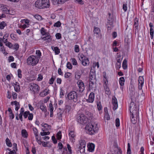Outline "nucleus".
<instances>
[{
	"instance_id": "nucleus-1",
	"label": "nucleus",
	"mask_w": 154,
	"mask_h": 154,
	"mask_svg": "<svg viewBox=\"0 0 154 154\" xmlns=\"http://www.w3.org/2000/svg\"><path fill=\"white\" fill-rule=\"evenodd\" d=\"M99 128V125L97 122H91L86 125L85 131L89 135H94L98 132Z\"/></svg>"
},
{
	"instance_id": "nucleus-2",
	"label": "nucleus",
	"mask_w": 154,
	"mask_h": 154,
	"mask_svg": "<svg viewBox=\"0 0 154 154\" xmlns=\"http://www.w3.org/2000/svg\"><path fill=\"white\" fill-rule=\"evenodd\" d=\"M138 88L140 90L138 91V92H136V93L137 94H138L137 96L138 97H139L140 95V97L143 98L144 96V94L143 92V91L142 90L144 82V79L143 76H140L138 78Z\"/></svg>"
},
{
	"instance_id": "nucleus-3",
	"label": "nucleus",
	"mask_w": 154,
	"mask_h": 154,
	"mask_svg": "<svg viewBox=\"0 0 154 154\" xmlns=\"http://www.w3.org/2000/svg\"><path fill=\"white\" fill-rule=\"evenodd\" d=\"M66 98L69 100L74 103L77 102L79 100L78 94L75 91L69 92L67 94Z\"/></svg>"
},
{
	"instance_id": "nucleus-4",
	"label": "nucleus",
	"mask_w": 154,
	"mask_h": 154,
	"mask_svg": "<svg viewBox=\"0 0 154 154\" xmlns=\"http://www.w3.org/2000/svg\"><path fill=\"white\" fill-rule=\"evenodd\" d=\"M95 75V72L91 71L90 72L89 87L90 89H92L96 86Z\"/></svg>"
},
{
	"instance_id": "nucleus-5",
	"label": "nucleus",
	"mask_w": 154,
	"mask_h": 154,
	"mask_svg": "<svg viewBox=\"0 0 154 154\" xmlns=\"http://www.w3.org/2000/svg\"><path fill=\"white\" fill-rule=\"evenodd\" d=\"M86 142L84 140H81L79 141V144L77 148L78 153L79 152L81 154L85 153V151Z\"/></svg>"
},
{
	"instance_id": "nucleus-6",
	"label": "nucleus",
	"mask_w": 154,
	"mask_h": 154,
	"mask_svg": "<svg viewBox=\"0 0 154 154\" xmlns=\"http://www.w3.org/2000/svg\"><path fill=\"white\" fill-rule=\"evenodd\" d=\"M38 58L34 55L30 56L27 59V64L32 66L36 65L38 63Z\"/></svg>"
},
{
	"instance_id": "nucleus-7",
	"label": "nucleus",
	"mask_w": 154,
	"mask_h": 154,
	"mask_svg": "<svg viewBox=\"0 0 154 154\" xmlns=\"http://www.w3.org/2000/svg\"><path fill=\"white\" fill-rule=\"evenodd\" d=\"M78 57L80 61H81L82 64L84 66H87L89 65L90 61L88 57H86L82 53H79Z\"/></svg>"
},
{
	"instance_id": "nucleus-8",
	"label": "nucleus",
	"mask_w": 154,
	"mask_h": 154,
	"mask_svg": "<svg viewBox=\"0 0 154 154\" xmlns=\"http://www.w3.org/2000/svg\"><path fill=\"white\" fill-rule=\"evenodd\" d=\"M77 122L81 124L86 123L87 121V118L83 113H78L77 115Z\"/></svg>"
},
{
	"instance_id": "nucleus-9",
	"label": "nucleus",
	"mask_w": 154,
	"mask_h": 154,
	"mask_svg": "<svg viewBox=\"0 0 154 154\" xmlns=\"http://www.w3.org/2000/svg\"><path fill=\"white\" fill-rule=\"evenodd\" d=\"M29 88L34 95L38 94L40 90L39 86L37 84L35 83L31 84Z\"/></svg>"
},
{
	"instance_id": "nucleus-10",
	"label": "nucleus",
	"mask_w": 154,
	"mask_h": 154,
	"mask_svg": "<svg viewBox=\"0 0 154 154\" xmlns=\"http://www.w3.org/2000/svg\"><path fill=\"white\" fill-rule=\"evenodd\" d=\"M109 17L108 18V22L106 24V27L108 28V29H110L113 27V19L112 17L113 16L111 14H108Z\"/></svg>"
},
{
	"instance_id": "nucleus-11",
	"label": "nucleus",
	"mask_w": 154,
	"mask_h": 154,
	"mask_svg": "<svg viewBox=\"0 0 154 154\" xmlns=\"http://www.w3.org/2000/svg\"><path fill=\"white\" fill-rule=\"evenodd\" d=\"M30 22V21L27 19H22L20 20V22L23 25L20 26L19 27L23 29L29 27Z\"/></svg>"
},
{
	"instance_id": "nucleus-12",
	"label": "nucleus",
	"mask_w": 154,
	"mask_h": 154,
	"mask_svg": "<svg viewBox=\"0 0 154 154\" xmlns=\"http://www.w3.org/2000/svg\"><path fill=\"white\" fill-rule=\"evenodd\" d=\"M94 36L97 38H100L101 36L100 30L99 28L94 27L93 30Z\"/></svg>"
},
{
	"instance_id": "nucleus-13",
	"label": "nucleus",
	"mask_w": 154,
	"mask_h": 154,
	"mask_svg": "<svg viewBox=\"0 0 154 154\" xmlns=\"http://www.w3.org/2000/svg\"><path fill=\"white\" fill-rule=\"evenodd\" d=\"M77 84L79 88L80 92L83 91L85 89V86L84 83L81 80H79L77 82Z\"/></svg>"
},
{
	"instance_id": "nucleus-14",
	"label": "nucleus",
	"mask_w": 154,
	"mask_h": 154,
	"mask_svg": "<svg viewBox=\"0 0 154 154\" xmlns=\"http://www.w3.org/2000/svg\"><path fill=\"white\" fill-rule=\"evenodd\" d=\"M87 150L88 151L90 152H93L94 151L95 146L92 143H89L87 144Z\"/></svg>"
},
{
	"instance_id": "nucleus-15",
	"label": "nucleus",
	"mask_w": 154,
	"mask_h": 154,
	"mask_svg": "<svg viewBox=\"0 0 154 154\" xmlns=\"http://www.w3.org/2000/svg\"><path fill=\"white\" fill-rule=\"evenodd\" d=\"M12 85L14 87L15 91L18 92L20 90V86L19 83L17 82H15L11 83Z\"/></svg>"
},
{
	"instance_id": "nucleus-16",
	"label": "nucleus",
	"mask_w": 154,
	"mask_h": 154,
	"mask_svg": "<svg viewBox=\"0 0 154 154\" xmlns=\"http://www.w3.org/2000/svg\"><path fill=\"white\" fill-rule=\"evenodd\" d=\"M95 97L94 94L93 92H91L89 95L88 99L86 101L88 103H92L93 102Z\"/></svg>"
},
{
	"instance_id": "nucleus-17",
	"label": "nucleus",
	"mask_w": 154,
	"mask_h": 154,
	"mask_svg": "<svg viewBox=\"0 0 154 154\" xmlns=\"http://www.w3.org/2000/svg\"><path fill=\"white\" fill-rule=\"evenodd\" d=\"M0 9L4 12L8 13L9 11V9L8 8V6L6 5L2 4H0Z\"/></svg>"
},
{
	"instance_id": "nucleus-18",
	"label": "nucleus",
	"mask_w": 154,
	"mask_h": 154,
	"mask_svg": "<svg viewBox=\"0 0 154 154\" xmlns=\"http://www.w3.org/2000/svg\"><path fill=\"white\" fill-rule=\"evenodd\" d=\"M112 102L113 105V109L115 110L118 108V104L117 99L115 96L113 97Z\"/></svg>"
},
{
	"instance_id": "nucleus-19",
	"label": "nucleus",
	"mask_w": 154,
	"mask_h": 154,
	"mask_svg": "<svg viewBox=\"0 0 154 154\" xmlns=\"http://www.w3.org/2000/svg\"><path fill=\"white\" fill-rule=\"evenodd\" d=\"M69 137L70 140L72 142H74L75 141V137L76 136V134L74 131H71L69 133Z\"/></svg>"
},
{
	"instance_id": "nucleus-20",
	"label": "nucleus",
	"mask_w": 154,
	"mask_h": 154,
	"mask_svg": "<svg viewBox=\"0 0 154 154\" xmlns=\"http://www.w3.org/2000/svg\"><path fill=\"white\" fill-rule=\"evenodd\" d=\"M43 8H47L50 6L49 0H41Z\"/></svg>"
},
{
	"instance_id": "nucleus-21",
	"label": "nucleus",
	"mask_w": 154,
	"mask_h": 154,
	"mask_svg": "<svg viewBox=\"0 0 154 154\" xmlns=\"http://www.w3.org/2000/svg\"><path fill=\"white\" fill-rule=\"evenodd\" d=\"M42 38L44 40H47L50 42L51 41V36L49 33H46L45 35H42Z\"/></svg>"
},
{
	"instance_id": "nucleus-22",
	"label": "nucleus",
	"mask_w": 154,
	"mask_h": 154,
	"mask_svg": "<svg viewBox=\"0 0 154 154\" xmlns=\"http://www.w3.org/2000/svg\"><path fill=\"white\" fill-rule=\"evenodd\" d=\"M67 1V0H52V3L54 5L62 4Z\"/></svg>"
},
{
	"instance_id": "nucleus-23",
	"label": "nucleus",
	"mask_w": 154,
	"mask_h": 154,
	"mask_svg": "<svg viewBox=\"0 0 154 154\" xmlns=\"http://www.w3.org/2000/svg\"><path fill=\"white\" fill-rule=\"evenodd\" d=\"M11 104L13 106L15 105V110L16 111H18L20 108V105L19 103L17 101H12L11 102Z\"/></svg>"
},
{
	"instance_id": "nucleus-24",
	"label": "nucleus",
	"mask_w": 154,
	"mask_h": 154,
	"mask_svg": "<svg viewBox=\"0 0 154 154\" xmlns=\"http://www.w3.org/2000/svg\"><path fill=\"white\" fill-rule=\"evenodd\" d=\"M41 2V0H37L35 2L34 4L35 7L39 9L43 8Z\"/></svg>"
},
{
	"instance_id": "nucleus-25",
	"label": "nucleus",
	"mask_w": 154,
	"mask_h": 154,
	"mask_svg": "<svg viewBox=\"0 0 154 154\" xmlns=\"http://www.w3.org/2000/svg\"><path fill=\"white\" fill-rule=\"evenodd\" d=\"M41 125L43 131L48 130L50 128V126L46 123H42L41 124Z\"/></svg>"
},
{
	"instance_id": "nucleus-26",
	"label": "nucleus",
	"mask_w": 154,
	"mask_h": 154,
	"mask_svg": "<svg viewBox=\"0 0 154 154\" xmlns=\"http://www.w3.org/2000/svg\"><path fill=\"white\" fill-rule=\"evenodd\" d=\"M137 110L136 106L134 102H131L129 106L130 112H132V111Z\"/></svg>"
},
{
	"instance_id": "nucleus-27",
	"label": "nucleus",
	"mask_w": 154,
	"mask_h": 154,
	"mask_svg": "<svg viewBox=\"0 0 154 154\" xmlns=\"http://www.w3.org/2000/svg\"><path fill=\"white\" fill-rule=\"evenodd\" d=\"M8 115L10 119H13L14 118V114L13 113L11 109L9 108L8 109Z\"/></svg>"
},
{
	"instance_id": "nucleus-28",
	"label": "nucleus",
	"mask_w": 154,
	"mask_h": 154,
	"mask_svg": "<svg viewBox=\"0 0 154 154\" xmlns=\"http://www.w3.org/2000/svg\"><path fill=\"white\" fill-rule=\"evenodd\" d=\"M33 16L34 17V18L37 20L41 21L44 19V18H43L39 14H33Z\"/></svg>"
},
{
	"instance_id": "nucleus-29",
	"label": "nucleus",
	"mask_w": 154,
	"mask_h": 154,
	"mask_svg": "<svg viewBox=\"0 0 154 154\" xmlns=\"http://www.w3.org/2000/svg\"><path fill=\"white\" fill-rule=\"evenodd\" d=\"M3 41L5 43V45L9 48H12L13 47V45L10 42H7V39H5L4 38V36L3 37Z\"/></svg>"
},
{
	"instance_id": "nucleus-30",
	"label": "nucleus",
	"mask_w": 154,
	"mask_h": 154,
	"mask_svg": "<svg viewBox=\"0 0 154 154\" xmlns=\"http://www.w3.org/2000/svg\"><path fill=\"white\" fill-rule=\"evenodd\" d=\"M21 135L22 136L25 138H27L28 134L27 131L25 129H23L21 131Z\"/></svg>"
},
{
	"instance_id": "nucleus-31",
	"label": "nucleus",
	"mask_w": 154,
	"mask_h": 154,
	"mask_svg": "<svg viewBox=\"0 0 154 154\" xmlns=\"http://www.w3.org/2000/svg\"><path fill=\"white\" fill-rule=\"evenodd\" d=\"M51 48L54 51L55 54H59L60 52V49L57 47L51 46Z\"/></svg>"
},
{
	"instance_id": "nucleus-32",
	"label": "nucleus",
	"mask_w": 154,
	"mask_h": 154,
	"mask_svg": "<svg viewBox=\"0 0 154 154\" xmlns=\"http://www.w3.org/2000/svg\"><path fill=\"white\" fill-rule=\"evenodd\" d=\"M81 76V74L79 71H76L75 73V78L77 80L79 79Z\"/></svg>"
},
{
	"instance_id": "nucleus-33",
	"label": "nucleus",
	"mask_w": 154,
	"mask_h": 154,
	"mask_svg": "<svg viewBox=\"0 0 154 154\" xmlns=\"http://www.w3.org/2000/svg\"><path fill=\"white\" fill-rule=\"evenodd\" d=\"M137 110H134L132 111V112H130V115L131 119L135 117V116H136Z\"/></svg>"
},
{
	"instance_id": "nucleus-34",
	"label": "nucleus",
	"mask_w": 154,
	"mask_h": 154,
	"mask_svg": "<svg viewBox=\"0 0 154 154\" xmlns=\"http://www.w3.org/2000/svg\"><path fill=\"white\" fill-rule=\"evenodd\" d=\"M125 80L124 77H121L119 79V83L120 85L122 86L124 85Z\"/></svg>"
},
{
	"instance_id": "nucleus-35",
	"label": "nucleus",
	"mask_w": 154,
	"mask_h": 154,
	"mask_svg": "<svg viewBox=\"0 0 154 154\" xmlns=\"http://www.w3.org/2000/svg\"><path fill=\"white\" fill-rule=\"evenodd\" d=\"M41 33L42 35H45V34L48 33V32H47V30L44 28H42L40 30Z\"/></svg>"
},
{
	"instance_id": "nucleus-36",
	"label": "nucleus",
	"mask_w": 154,
	"mask_h": 154,
	"mask_svg": "<svg viewBox=\"0 0 154 154\" xmlns=\"http://www.w3.org/2000/svg\"><path fill=\"white\" fill-rule=\"evenodd\" d=\"M41 109L43 112H45L46 111V107L45 106L44 103H42L41 104L40 106Z\"/></svg>"
},
{
	"instance_id": "nucleus-37",
	"label": "nucleus",
	"mask_w": 154,
	"mask_h": 154,
	"mask_svg": "<svg viewBox=\"0 0 154 154\" xmlns=\"http://www.w3.org/2000/svg\"><path fill=\"white\" fill-rule=\"evenodd\" d=\"M36 140L38 143L40 145H41L42 141H41V137H40L38 135L35 136Z\"/></svg>"
},
{
	"instance_id": "nucleus-38",
	"label": "nucleus",
	"mask_w": 154,
	"mask_h": 154,
	"mask_svg": "<svg viewBox=\"0 0 154 154\" xmlns=\"http://www.w3.org/2000/svg\"><path fill=\"white\" fill-rule=\"evenodd\" d=\"M6 26H7V24L4 21H2L0 23V29H3Z\"/></svg>"
},
{
	"instance_id": "nucleus-39",
	"label": "nucleus",
	"mask_w": 154,
	"mask_h": 154,
	"mask_svg": "<svg viewBox=\"0 0 154 154\" xmlns=\"http://www.w3.org/2000/svg\"><path fill=\"white\" fill-rule=\"evenodd\" d=\"M98 110L100 114L101 113V110L102 109V107L100 102H97V104Z\"/></svg>"
},
{
	"instance_id": "nucleus-40",
	"label": "nucleus",
	"mask_w": 154,
	"mask_h": 154,
	"mask_svg": "<svg viewBox=\"0 0 154 154\" xmlns=\"http://www.w3.org/2000/svg\"><path fill=\"white\" fill-rule=\"evenodd\" d=\"M127 61L125 59L122 63V67L124 69H125L127 68Z\"/></svg>"
},
{
	"instance_id": "nucleus-41",
	"label": "nucleus",
	"mask_w": 154,
	"mask_h": 154,
	"mask_svg": "<svg viewBox=\"0 0 154 154\" xmlns=\"http://www.w3.org/2000/svg\"><path fill=\"white\" fill-rule=\"evenodd\" d=\"M56 137L57 139L58 140H60L61 138L62 133L61 131H59L56 134Z\"/></svg>"
},
{
	"instance_id": "nucleus-42",
	"label": "nucleus",
	"mask_w": 154,
	"mask_h": 154,
	"mask_svg": "<svg viewBox=\"0 0 154 154\" xmlns=\"http://www.w3.org/2000/svg\"><path fill=\"white\" fill-rule=\"evenodd\" d=\"M150 15L151 16V18L154 19V4L151 10Z\"/></svg>"
},
{
	"instance_id": "nucleus-43",
	"label": "nucleus",
	"mask_w": 154,
	"mask_h": 154,
	"mask_svg": "<svg viewBox=\"0 0 154 154\" xmlns=\"http://www.w3.org/2000/svg\"><path fill=\"white\" fill-rule=\"evenodd\" d=\"M6 142L8 146L9 147H11L12 146V144L8 138H6Z\"/></svg>"
},
{
	"instance_id": "nucleus-44",
	"label": "nucleus",
	"mask_w": 154,
	"mask_h": 154,
	"mask_svg": "<svg viewBox=\"0 0 154 154\" xmlns=\"http://www.w3.org/2000/svg\"><path fill=\"white\" fill-rule=\"evenodd\" d=\"M70 61L73 65H77L78 64L77 61L75 59L72 58L71 59Z\"/></svg>"
},
{
	"instance_id": "nucleus-45",
	"label": "nucleus",
	"mask_w": 154,
	"mask_h": 154,
	"mask_svg": "<svg viewBox=\"0 0 154 154\" xmlns=\"http://www.w3.org/2000/svg\"><path fill=\"white\" fill-rule=\"evenodd\" d=\"M134 26V27H135L136 28V29H138V22L137 19L136 18H135V19Z\"/></svg>"
},
{
	"instance_id": "nucleus-46",
	"label": "nucleus",
	"mask_w": 154,
	"mask_h": 154,
	"mask_svg": "<svg viewBox=\"0 0 154 154\" xmlns=\"http://www.w3.org/2000/svg\"><path fill=\"white\" fill-rule=\"evenodd\" d=\"M19 48V45L17 43H15L14 45H13V47L11 49H15L16 50H17Z\"/></svg>"
},
{
	"instance_id": "nucleus-47",
	"label": "nucleus",
	"mask_w": 154,
	"mask_h": 154,
	"mask_svg": "<svg viewBox=\"0 0 154 154\" xmlns=\"http://www.w3.org/2000/svg\"><path fill=\"white\" fill-rule=\"evenodd\" d=\"M43 79V75L42 74H39L38 75L37 80L38 81H42Z\"/></svg>"
},
{
	"instance_id": "nucleus-48",
	"label": "nucleus",
	"mask_w": 154,
	"mask_h": 154,
	"mask_svg": "<svg viewBox=\"0 0 154 154\" xmlns=\"http://www.w3.org/2000/svg\"><path fill=\"white\" fill-rule=\"evenodd\" d=\"M131 146L130 143L128 144V149L127 150V154H131Z\"/></svg>"
},
{
	"instance_id": "nucleus-49",
	"label": "nucleus",
	"mask_w": 154,
	"mask_h": 154,
	"mask_svg": "<svg viewBox=\"0 0 154 154\" xmlns=\"http://www.w3.org/2000/svg\"><path fill=\"white\" fill-rule=\"evenodd\" d=\"M35 54L36 55L38 56L37 57H38V59L40 58L41 56V53L40 51L39 50H36L35 52Z\"/></svg>"
},
{
	"instance_id": "nucleus-50",
	"label": "nucleus",
	"mask_w": 154,
	"mask_h": 154,
	"mask_svg": "<svg viewBox=\"0 0 154 154\" xmlns=\"http://www.w3.org/2000/svg\"><path fill=\"white\" fill-rule=\"evenodd\" d=\"M49 93L47 90H45L43 92L41 93V95L42 96H44L47 95Z\"/></svg>"
},
{
	"instance_id": "nucleus-51",
	"label": "nucleus",
	"mask_w": 154,
	"mask_h": 154,
	"mask_svg": "<svg viewBox=\"0 0 154 154\" xmlns=\"http://www.w3.org/2000/svg\"><path fill=\"white\" fill-rule=\"evenodd\" d=\"M32 129L35 136L38 135V130L36 128H33Z\"/></svg>"
},
{
	"instance_id": "nucleus-52",
	"label": "nucleus",
	"mask_w": 154,
	"mask_h": 154,
	"mask_svg": "<svg viewBox=\"0 0 154 154\" xmlns=\"http://www.w3.org/2000/svg\"><path fill=\"white\" fill-rule=\"evenodd\" d=\"M61 25V23L60 21H58L56 23H55L54 25V27H60Z\"/></svg>"
},
{
	"instance_id": "nucleus-53",
	"label": "nucleus",
	"mask_w": 154,
	"mask_h": 154,
	"mask_svg": "<svg viewBox=\"0 0 154 154\" xmlns=\"http://www.w3.org/2000/svg\"><path fill=\"white\" fill-rule=\"evenodd\" d=\"M64 95V91L62 89L60 88V97L62 98Z\"/></svg>"
},
{
	"instance_id": "nucleus-54",
	"label": "nucleus",
	"mask_w": 154,
	"mask_h": 154,
	"mask_svg": "<svg viewBox=\"0 0 154 154\" xmlns=\"http://www.w3.org/2000/svg\"><path fill=\"white\" fill-rule=\"evenodd\" d=\"M115 122L116 126V127H119L120 126V121L118 118L116 119Z\"/></svg>"
},
{
	"instance_id": "nucleus-55",
	"label": "nucleus",
	"mask_w": 154,
	"mask_h": 154,
	"mask_svg": "<svg viewBox=\"0 0 154 154\" xmlns=\"http://www.w3.org/2000/svg\"><path fill=\"white\" fill-rule=\"evenodd\" d=\"M74 51L76 53H78L79 51V45H75L74 47Z\"/></svg>"
},
{
	"instance_id": "nucleus-56",
	"label": "nucleus",
	"mask_w": 154,
	"mask_h": 154,
	"mask_svg": "<svg viewBox=\"0 0 154 154\" xmlns=\"http://www.w3.org/2000/svg\"><path fill=\"white\" fill-rule=\"evenodd\" d=\"M72 66L71 63L69 62H68L66 64V67L67 68L69 69H71L72 68Z\"/></svg>"
},
{
	"instance_id": "nucleus-57",
	"label": "nucleus",
	"mask_w": 154,
	"mask_h": 154,
	"mask_svg": "<svg viewBox=\"0 0 154 154\" xmlns=\"http://www.w3.org/2000/svg\"><path fill=\"white\" fill-rule=\"evenodd\" d=\"M50 133L49 131H48L47 132H45V131H43V132H41L40 133V134L42 136H43L49 135Z\"/></svg>"
},
{
	"instance_id": "nucleus-58",
	"label": "nucleus",
	"mask_w": 154,
	"mask_h": 154,
	"mask_svg": "<svg viewBox=\"0 0 154 154\" xmlns=\"http://www.w3.org/2000/svg\"><path fill=\"white\" fill-rule=\"evenodd\" d=\"M71 73L70 72L66 73L64 75V77L65 78H68L71 75Z\"/></svg>"
},
{
	"instance_id": "nucleus-59",
	"label": "nucleus",
	"mask_w": 154,
	"mask_h": 154,
	"mask_svg": "<svg viewBox=\"0 0 154 154\" xmlns=\"http://www.w3.org/2000/svg\"><path fill=\"white\" fill-rule=\"evenodd\" d=\"M55 37L57 39H59L61 38V35L60 33H57L56 34Z\"/></svg>"
},
{
	"instance_id": "nucleus-60",
	"label": "nucleus",
	"mask_w": 154,
	"mask_h": 154,
	"mask_svg": "<svg viewBox=\"0 0 154 154\" xmlns=\"http://www.w3.org/2000/svg\"><path fill=\"white\" fill-rule=\"evenodd\" d=\"M17 75L19 78H21L22 77V75L21 74V71L20 69H18L17 70Z\"/></svg>"
},
{
	"instance_id": "nucleus-61",
	"label": "nucleus",
	"mask_w": 154,
	"mask_h": 154,
	"mask_svg": "<svg viewBox=\"0 0 154 154\" xmlns=\"http://www.w3.org/2000/svg\"><path fill=\"white\" fill-rule=\"evenodd\" d=\"M67 148L68 149V152L70 154H72V151L71 149V147L69 144H67Z\"/></svg>"
},
{
	"instance_id": "nucleus-62",
	"label": "nucleus",
	"mask_w": 154,
	"mask_h": 154,
	"mask_svg": "<svg viewBox=\"0 0 154 154\" xmlns=\"http://www.w3.org/2000/svg\"><path fill=\"white\" fill-rule=\"evenodd\" d=\"M11 37L12 39L14 40H17L18 39L17 37L15 35L11 34Z\"/></svg>"
},
{
	"instance_id": "nucleus-63",
	"label": "nucleus",
	"mask_w": 154,
	"mask_h": 154,
	"mask_svg": "<svg viewBox=\"0 0 154 154\" xmlns=\"http://www.w3.org/2000/svg\"><path fill=\"white\" fill-rule=\"evenodd\" d=\"M0 49L2 51V53L5 55H6L7 54V53L6 52L4 47H1Z\"/></svg>"
},
{
	"instance_id": "nucleus-64",
	"label": "nucleus",
	"mask_w": 154,
	"mask_h": 154,
	"mask_svg": "<svg viewBox=\"0 0 154 154\" xmlns=\"http://www.w3.org/2000/svg\"><path fill=\"white\" fill-rule=\"evenodd\" d=\"M8 150L9 151L8 154H16V152L14 149L11 150V149L8 148Z\"/></svg>"
}]
</instances>
